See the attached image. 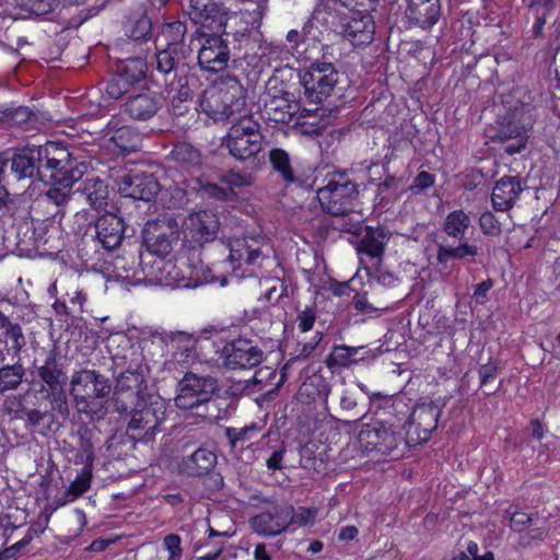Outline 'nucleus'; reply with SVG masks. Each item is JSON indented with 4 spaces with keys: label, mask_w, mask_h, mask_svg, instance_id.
<instances>
[{
    "label": "nucleus",
    "mask_w": 560,
    "mask_h": 560,
    "mask_svg": "<svg viewBox=\"0 0 560 560\" xmlns=\"http://www.w3.org/2000/svg\"><path fill=\"white\" fill-rule=\"evenodd\" d=\"M186 25L180 21L163 24L155 37V48H167L185 52L184 37Z\"/></svg>",
    "instance_id": "cd10ccee"
},
{
    "label": "nucleus",
    "mask_w": 560,
    "mask_h": 560,
    "mask_svg": "<svg viewBox=\"0 0 560 560\" xmlns=\"http://www.w3.org/2000/svg\"><path fill=\"white\" fill-rule=\"evenodd\" d=\"M128 84L120 75L113 78L106 85V93L112 98H119L122 94L127 93Z\"/></svg>",
    "instance_id": "13d9d810"
},
{
    "label": "nucleus",
    "mask_w": 560,
    "mask_h": 560,
    "mask_svg": "<svg viewBox=\"0 0 560 560\" xmlns=\"http://www.w3.org/2000/svg\"><path fill=\"white\" fill-rule=\"evenodd\" d=\"M440 0H407V19L422 28L433 26L440 19Z\"/></svg>",
    "instance_id": "b1692460"
},
{
    "label": "nucleus",
    "mask_w": 560,
    "mask_h": 560,
    "mask_svg": "<svg viewBox=\"0 0 560 560\" xmlns=\"http://www.w3.org/2000/svg\"><path fill=\"white\" fill-rule=\"evenodd\" d=\"M151 32L150 20L145 16L140 18L130 30L129 36L133 40H144Z\"/></svg>",
    "instance_id": "6e6d98bb"
},
{
    "label": "nucleus",
    "mask_w": 560,
    "mask_h": 560,
    "mask_svg": "<svg viewBox=\"0 0 560 560\" xmlns=\"http://www.w3.org/2000/svg\"><path fill=\"white\" fill-rule=\"evenodd\" d=\"M163 547L168 552L167 560H182V538L177 534H168L163 538Z\"/></svg>",
    "instance_id": "3c124183"
},
{
    "label": "nucleus",
    "mask_w": 560,
    "mask_h": 560,
    "mask_svg": "<svg viewBox=\"0 0 560 560\" xmlns=\"http://www.w3.org/2000/svg\"><path fill=\"white\" fill-rule=\"evenodd\" d=\"M110 141L121 151L122 154L136 151L140 147V135L130 126H119L117 119L108 122Z\"/></svg>",
    "instance_id": "c756f323"
},
{
    "label": "nucleus",
    "mask_w": 560,
    "mask_h": 560,
    "mask_svg": "<svg viewBox=\"0 0 560 560\" xmlns=\"http://www.w3.org/2000/svg\"><path fill=\"white\" fill-rule=\"evenodd\" d=\"M307 98L320 103L327 97L338 82V72L330 62H314L300 73Z\"/></svg>",
    "instance_id": "ddd939ff"
},
{
    "label": "nucleus",
    "mask_w": 560,
    "mask_h": 560,
    "mask_svg": "<svg viewBox=\"0 0 560 560\" xmlns=\"http://www.w3.org/2000/svg\"><path fill=\"white\" fill-rule=\"evenodd\" d=\"M24 371L21 365H7L0 369V392L16 388L23 378Z\"/></svg>",
    "instance_id": "79ce46f5"
},
{
    "label": "nucleus",
    "mask_w": 560,
    "mask_h": 560,
    "mask_svg": "<svg viewBox=\"0 0 560 560\" xmlns=\"http://www.w3.org/2000/svg\"><path fill=\"white\" fill-rule=\"evenodd\" d=\"M326 179V185L317 190L323 211L332 215H345L352 211L357 186L341 173L331 174Z\"/></svg>",
    "instance_id": "1a4fd4ad"
},
{
    "label": "nucleus",
    "mask_w": 560,
    "mask_h": 560,
    "mask_svg": "<svg viewBox=\"0 0 560 560\" xmlns=\"http://www.w3.org/2000/svg\"><path fill=\"white\" fill-rule=\"evenodd\" d=\"M471 225V219L463 209L453 210L444 219L442 229L450 237L463 240Z\"/></svg>",
    "instance_id": "c9c22d12"
},
{
    "label": "nucleus",
    "mask_w": 560,
    "mask_h": 560,
    "mask_svg": "<svg viewBox=\"0 0 560 560\" xmlns=\"http://www.w3.org/2000/svg\"><path fill=\"white\" fill-rule=\"evenodd\" d=\"M479 225L482 233L487 235H498L501 231L499 221L490 211H486L480 215Z\"/></svg>",
    "instance_id": "864d4df0"
},
{
    "label": "nucleus",
    "mask_w": 560,
    "mask_h": 560,
    "mask_svg": "<svg viewBox=\"0 0 560 560\" xmlns=\"http://www.w3.org/2000/svg\"><path fill=\"white\" fill-rule=\"evenodd\" d=\"M223 143L236 160L256 156L264 148L260 124L252 115L241 116L230 127Z\"/></svg>",
    "instance_id": "6e6552de"
},
{
    "label": "nucleus",
    "mask_w": 560,
    "mask_h": 560,
    "mask_svg": "<svg viewBox=\"0 0 560 560\" xmlns=\"http://www.w3.org/2000/svg\"><path fill=\"white\" fill-rule=\"evenodd\" d=\"M230 59V49L219 36L206 37L198 52V63L209 72L223 71Z\"/></svg>",
    "instance_id": "aec40b11"
},
{
    "label": "nucleus",
    "mask_w": 560,
    "mask_h": 560,
    "mask_svg": "<svg viewBox=\"0 0 560 560\" xmlns=\"http://www.w3.org/2000/svg\"><path fill=\"white\" fill-rule=\"evenodd\" d=\"M167 401L158 394L140 396L127 425V433L135 441L148 443L153 440L166 419Z\"/></svg>",
    "instance_id": "0eeeda50"
},
{
    "label": "nucleus",
    "mask_w": 560,
    "mask_h": 560,
    "mask_svg": "<svg viewBox=\"0 0 560 560\" xmlns=\"http://www.w3.org/2000/svg\"><path fill=\"white\" fill-rule=\"evenodd\" d=\"M143 238L150 255L165 257L179 238L178 224L170 218L149 221L143 230Z\"/></svg>",
    "instance_id": "4468645a"
},
{
    "label": "nucleus",
    "mask_w": 560,
    "mask_h": 560,
    "mask_svg": "<svg viewBox=\"0 0 560 560\" xmlns=\"http://www.w3.org/2000/svg\"><path fill=\"white\" fill-rule=\"evenodd\" d=\"M185 13L195 25L213 33L222 31L228 20L226 11L215 0H189Z\"/></svg>",
    "instance_id": "a211bd4d"
},
{
    "label": "nucleus",
    "mask_w": 560,
    "mask_h": 560,
    "mask_svg": "<svg viewBox=\"0 0 560 560\" xmlns=\"http://www.w3.org/2000/svg\"><path fill=\"white\" fill-rule=\"evenodd\" d=\"M175 162L186 168L195 167L200 164V152L189 143H178L171 152Z\"/></svg>",
    "instance_id": "ea45409f"
},
{
    "label": "nucleus",
    "mask_w": 560,
    "mask_h": 560,
    "mask_svg": "<svg viewBox=\"0 0 560 560\" xmlns=\"http://www.w3.org/2000/svg\"><path fill=\"white\" fill-rule=\"evenodd\" d=\"M255 430H256L255 427H245V428H241V429L228 428L225 430V434L230 441V444L234 447L236 445V443L244 442V441L248 440L249 433Z\"/></svg>",
    "instance_id": "4d7b16f0"
},
{
    "label": "nucleus",
    "mask_w": 560,
    "mask_h": 560,
    "mask_svg": "<svg viewBox=\"0 0 560 560\" xmlns=\"http://www.w3.org/2000/svg\"><path fill=\"white\" fill-rule=\"evenodd\" d=\"M300 110V104L291 93L277 90L269 81L264 98V116L271 121L290 124Z\"/></svg>",
    "instance_id": "6ab92c4d"
},
{
    "label": "nucleus",
    "mask_w": 560,
    "mask_h": 560,
    "mask_svg": "<svg viewBox=\"0 0 560 560\" xmlns=\"http://www.w3.org/2000/svg\"><path fill=\"white\" fill-rule=\"evenodd\" d=\"M143 259L144 257L136 254L117 257L114 261L113 278L127 287L141 284L140 268L143 266Z\"/></svg>",
    "instance_id": "bb28decb"
},
{
    "label": "nucleus",
    "mask_w": 560,
    "mask_h": 560,
    "mask_svg": "<svg viewBox=\"0 0 560 560\" xmlns=\"http://www.w3.org/2000/svg\"><path fill=\"white\" fill-rule=\"evenodd\" d=\"M533 522V516L525 512H513L510 516V526L514 532H523Z\"/></svg>",
    "instance_id": "bf43d9fd"
},
{
    "label": "nucleus",
    "mask_w": 560,
    "mask_h": 560,
    "mask_svg": "<svg viewBox=\"0 0 560 560\" xmlns=\"http://www.w3.org/2000/svg\"><path fill=\"white\" fill-rule=\"evenodd\" d=\"M229 250V262L236 278L254 276L256 268H261L273 253L268 238L260 235L232 238Z\"/></svg>",
    "instance_id": "39448f33"
},
{
    "label": "nucleus",
    "mask_w": 560,
    "mask_h": 560,
    "mask_svg": "<svg viewBox=\"0 0 560 560\" xmlns=\"http://www.w3.org/2000/svg\"><path fill=\"white\" fill-rule=\"evenodd\" d=\"M329 3L320 4L313 13V20L331 24L334 31L353 46H365L372 43L375 34L374 19L368 10H346L348 7L335 9L336 13L327 12ZM337 4H340L337 1Z\"/></svg>",
    "instance_id": "f03ea898"
},
{
    "label": "nucleus",
    "mask_w": 560,
    "mask_h": 560,
    "mask_svg": "<svg viewBox=\"0 0 560 560\" xmlns=\"http://www.w3.org/2000/svg\"><path fill=\"white\" fill-rule=\"evenodd\" d=\"M38 165L42 171H49L50 188L46 192L48 200L60 207L70 199L74 183L86 171L83 163H78L63 144L49 141L36 147Z\"/></svg>",
    "instance_id": "f257e3e1"
},
{
    "label": "nucleus",
    "mask_w": 560,
    "mask_h": 560,
    "mask_svg": "<svg viewBox=\"0 0 560 560\" xmlns=\"http://www.w3.org/2000/svg\"><path fill=\"white\" fill-rule=\"evenodd\" d=\"M360 264L362 268H360L357 273L350 279V284L352 289H355V283L362 279V270H364L365 276L369 280L376 281L383 287H394L397 282V277L387 270L382 268V264H371L369 265L365 258L360 257Z\"/></svg>",
    "instance_id": "473e14b6"
},
{
    "label": "nucleus",
    "mask_w": 560,
    "mask_h": 560,
    "mask_svg": "<svg viewBox=\"0 0 560 560\" xmlns=\"http://www.w3.org/2000/svg\"><path fill=\"white\" fill-rule=\"evenodd\" d=\"M82 194L86 201L95 209L102 208L108 198V189L98 177H90L84 180Z\"/></svg>",
    "instance_id": "4c0bfd02"
},
{
    "label": "nucleus",
    "mask_w": 560,
    "mask_h": 560,
    "mask_svg": "<svg viewBox=\"0 0 560 560\" xmlns=\"http://www.w3.org/2000/svg\"><path fill=\"white\" fill-rule=\"evenodd\" d=\"M390 233L382 226H365L361 232L358 253L371 260V264H382Z\"/></svg>",
    "instance_id": "5701e85b"
},
{
    "label": "nucleus",
    "mask_w": 560,
    "mask_h": 560,
    "mask_svg": "<svg viewBox=\"0 0 560 560\" xmlns=\"http://www.w3.org/2000/svg\"><path fill=\"white\" fill-rule=\"evenodd\" d=\"M287 40L290 44H292L291 51H292V55L298 60H306L307 59V57L304 56V52L306 51L304 35H302L296 30H291L287 35Z\"/></svg>",
    "instance_id": "603ef678"
},
{
    "label": "nucleus",
    "mask_w": 560,
    "mask_h": 560,
    "mask_svg": "<svg viewBox=\"0 0 560 560\" xmlns=\"http://www.w3.org/2000/svg\"><path fill=\"white\" fill-rule=\"evenodd\" d=\"M434 184V176L428 172H420L413 180L412 188L423 190Z\"/></svg>",
    "instance_id": "338daca9"
},
{
    "label": "nucleus",
    "mask_w": 560,
    "mask_h": 560,
    "mask_svg": "<svg viewBox=\"0 0 560 560\" xmlns=\"http://www.w3.org/2000/svg\"><path fill=\"white\" fill-rule=\"evenodd\" d=\"M125 232L124 221L115 213L107 212L96 222V237L106 249L118 247Z\"/></svg>",
    "instance_id": "393cba45"
},
{
    "label": "nucleus",
    "mask_w": 560,
    "mask_h": 560,
    "mask_svg": "<svg viewBox=\"0 0 560 560\" xmlns=\"http://www.w3.org/2000/svg\"><path fill=\"white\" fill-rule=\"evenodd\" d=\"M290 505L272 506L266 512L252 517L253 529L262 536H276L289 527Z\"/></svg>",
    "instance_id": "4be33fe9"
},
{
    "label": "nucleus",
    "mask_w": 560,
    "mask_h": 560,
    "mask_svg": "<svg viewBox=\"0 0 560 560\" xmlns=\"http://www.w3.org/2000/svg\"><path fill=\"white\" fill-rule=\"evenodd\" d=\"M190 462L195 465L194 472L202 475L215 466L217 455L208 448H198L190 456Z\"/></svg>",
    "instance_id": "c03bdc74"
},
{
    "label": "nucleus",
    "mask_w": 560,
    "mask_h": 560,
    "mask_svg": "<svg viewBox=\"0 0 560 560\" xmlns=\"http://www.w3.org/2000/svg\"><path fill=\"white\" fill-rule=\"evenodd\" d=\"M458 260L457 246L439 245L436 260L440 265L446 266L450 260Z\"/></svg>",
    "instance_id": "052dcab7"
},
{
    "label": "nucleus",
    "mask_w": 560,
    "mask_h": 560,
    "mask_svg": "<svg viewBox=\"0 0 560 560\" xmlns=\"http://www.w3.org/2000/svg\"><path fill=\"white\" fill-rule=\"evenodd\" d=\"M246 104V93L240 81L226 77L208 86L199 100V108L214 120L241 114Z\"/></svg>",
    "instance_id": "20e7f679"
},
{
    "label": "nucleus",
    "mask_w": 560,
    "mask_h": 560,
    "mask_svg": "<svg viewBox=\"0 0 560 560\" xmlns=\"http://www.w3.org/2000/svg\"><path fill=\"white\" fill-rule=\"evenodd\" d=\"M15 2L22 9L37 15L47 14L59 4V0H15Z\"/></svg>",
    "instance_id": "49530a36"
},
{
    "label": "nucleus",
    "mask_w": 560,
    "mask_h": 560,
    "mask_svg": "<svg viewBox=\"0 0 560 560\" xmlns=\"http://www.w3.org/2000/svg\"><path fill=\"white\" fill-rule=\"evenodd\" d=\"M172 354L163 364L168 373H179L200 360L198 338L184 331L174 334L171 340Z\"/></svg>",
    "instance_id": "f3484780"
},
{
    "label": "nucleus",
    "mask_w": 560,
    "mask_h": 560,
    "mask_svg": "<svg viewBox=\"0 0 560 560\" xmlns=\"http://www.w3.org/2000/svg\"><path fill=\"white\" fill-rule=\"evenodd\" d=\"M147 69V62L142 58H132L121 66L119 75L130 86L145 78Z\"/></svg>",
    "instance_id": "58836bf2"
},
{
    "label": "nucleus",
    "mask_w": 560,
    "mask_h": 560,
    "mask_svg": "<svg viewBox=\"0 0 560 560\" xmlns=\"http://www.w3.org/2000/svg\"><path fill=\"white\" fill-rule=\"evenodd\" d=\"M180 57H185V52L156 48V70L163 75L170 74L175 69L176 60Z\"/></svg>",
    "instance_id": "37998d69"
},
{
    "label": "nucleus",
    "mask_w": 560,
    "mask_h": 560,
    "mask_svg": "<svg viewBox=\"0 0 560 560\" xmlns=\"http://www.w3.org/2000/svg\"><path fill=\"white\" fill-rule=\"evenodd\" d=\"M493 287L491 279H487L475 287L472 299L477 304L483 305L488 300V292Z\"/></svg>",
    "instance_id": "680f3d73"
},
{
    "label": "nucleus",
    "mask_w": 560,
    "mask_h": 560,
    "mask_svg": "<svg viewBox=\"0 0 560 560\" xmlns=\"http://www.w3.org/2000/svg\"><path fill=\"white\" fill-rule=\"evenodd\" d=\"M145 365H138L136 370H127L121 374L119 385L121 390L135 389L138 394L145 382Z\"/></svg>",
    "instance_id": "a18cd8bd"
},
{
    "label": "nucleus",
    "mask_w": 560,
    "mask_h": 560,
    "mask_svg": "<svg viewBox=\"0 0 560 560\" xmlns=\"http://www.w3.org/2000/svg\"><path fill=\"white\" fill-rule=\"evenodd\" d=\"M171 269L170 262L164 257L148 255L140 268L141 284L164 285L167 279L166 271Z\"/></svg>",
    "instance_id": "c85d7f7f"
},
{
    "label": "nucleus",
    "mask_w": 560,
    "mask_h": 560,
    "mask_svg": "<svg viewBox=\"0 0 560 560\" xmlns=\"http://www.w3.org/2000/svg\"><path fill=\"white\" fill-rule=\"evenodd\" d=\"M275 377L276 371L268 366H264L255 371L252 382L254 384H265L268 383L269 380Z\"/></svg>",
    "instance_id": "774afa93"
},
{
    "label": "nucleus",
    "mask_w": 560,
    "mask_h": 560,
    "mask_svg": "<svg viewBox=\"0 0 560 560\" xmlns=\"http://www.w3.org/2000/svg\"><path fill=\"white\" fill-rule=\"evenodd\" d=\"M121 196L150 201L160 189L158 180L151 174H128L117 183Z\"/></svg>",
    "instance_id": "412c9836"
},
{
    "label": "nucleus",
    "mask_w": 560,
    "mask_h": 560,
    "mask_svg": "<svg viewBox=\"0 0 560 560\" xmlns=\"http://www.w3.org/2000/svg\"><path fill=\"white\" fill-rule=\"evenodd\" d=\"M11 168L19 179L32 177L37 170L42 173L37 160L36 147H26L19 150L12 158Z\"/></svg>",
    "instance_id": "2f4dec72"
},
{
    "label": "nucleus",
    "mask_w": 560,
    "mask_h": 560,
    "mask_svg": "<svg viewBox=\"0 0 560 560\" xmlns=\"http://www.w3.org/2000/svg\"><path fill=\"white\" fill-rule=\"evenodd\" d=\"M329 390L326 378L320 374L314 373L307 376L300 386L299 398L304 402L324 398L325 402H327Z\"/></svg>",
    "instance_id": "f704fd0d"
},
{
    "label": "nucleus",
    "mask_w": 560,
    "mask_h": 560,
    "mask_svg": "<svg viewBox=\"0 0 560 560\" xmlns=\"http://www.w3.org/2000/svg\"><path fill=\"white\" fill-rule=\"evenodd\" d=\"M210 338L228 369H253L262 362V350L249 339L235 337L228 329L213 330Z\"/></svg>",
    "instance_id": "423d86ee"
},
{
    "label": "nucleus",
    "mask_w": 560,
    "mask_h": 560,
    "mask_svg": "<svg viewBox=\"0 0 560 560\" xmlns=\"http://www.w3.org/2000/svg\"><path fill=\"white\" fill-rule=\"evenodd\" d=\"M5 337L11 340L14 353H19L25 345L24 336L19 324L13 323L10 327L4 329Z\"/></svg>",
    "instance_id": "5fc2aeb1"
},
{
    "label": "nucleus",
    "mask_w": 560,
    "mask_h": 560,
    "mask_svg": "<svg viewBox=\"0 0 560 560\" xmlns=\"http://www.w3.org/2000/svg\"><path fill=\"white\" fill-rule=\"evenodd\" d=\"M317 515V510L314 508H299L294 510L291 506L289 525L307 526L313 525Z\"/></svg>",
    "instance_id": "de8ad7c7"
},
{
    "label": "nucleus",
    "mask_w": 560,
    "mask_h": 560,
    "mask_svg": "<svg viewBox=\"0 0 560 560\" xmlns=\"http://www.w3.org/2000/svg\"><path fill=\"white\" fill-rule=\"evenodd\" d=\"M217 389V381L213 377L187 372L178 382L175 406L183 410L199 408L210 402Z\"/></svg>",
    "instance_id": "9b49d317"
},
{
    "label": "nucleus",
    "mask_w": 560,
    "mask_h": 560,
    "mask_svg": "<svg viewBox=\"0 0 560 560\" xmlns=\"http://www.w3.org/2000/svg\"><path fill=\"white\" fill-rule=\"evenodd\" d=\"M219 228L218 214L210 209L192 211L183 223L185 240L192 246H202L215 240Z\"/></svg>",
    "instance_id": "2eb2a0df"
},
{
    "label": "nucleus",
    "mask_w": 560,
    "mask_h": 560,
    "mask_svg": "<svg viewBox=\"0 0 560 560\" xmlns=\"http://www.w3.org/2000/svg\"><path fill=\"white\" fill-rule=\"evenodd\" d=\"M359 350L360 348L336 346L327 359V365L329 368L349 366L358 361L355 355L358 354Z\"/></svg>",
    "instance_id": "a19ab883"
},
{
    "label": "nucleus",
    "mask_w": 560,
    "mask_h": 560,
    "mask_svg": "<svg viewBox=\"0 0 560 560\" xmlns=\"http://www.w3.org/2000/svg\"><path fill=\"white\" fill-rule=\"evenodd\" d=\"M269 161L275 171L280 173L283 180L288 184H301V179L295 175L289 154L279 148L269 152Z\"/></svg>",
    "instance_id": "e433bc0d"
},
{
    "label": "nucleus",
    "mask_w": 560,
    "mask_h": 560,
    "mask_svg": "<svg viewBox=\"0 0 560 560\" xmlns=\"http://www.w3.org/2000/svg\"><path fill=\"white\" fill-rule=\"evenodd\" d=\"M38 374L40 378L50 387L58 384L59 372L49 365L39 368Z\"/></svg>",
    "instance_id": "0e129e2a"
},
{
    "label": "nucleus",
    "mask_w": 560,
    "mask_h": 560,
    "mask_svg": "<svg viewBox=\"0 0 560 560\" xmlns=\"http://www.w3.org/2000/svg\"><path fill=\"white\" fill-rule=\"evenodd\" d=\"M400 419L398 423L376 421L364 424L358 434L359 447L366 453L392 454L402 442Z\"/></svg>",
    "instance_id": "9d476101"
},
{
    "label": "nucleus",
    "mask_w": 560,
    "mask_h": 560,
    "mask_svg": "<svg viewBox=\"0 0 560 560\" xmlns=\"http://www.w3.org/2000/svg\"><path fill=\"white\" fill-rule=\"evenodd\" d=\"M91 486V469L85 467L81 474L70 483L68 493L72 497H79L86 492Z\"/></svg>",
    "instance_id": "09e8293b"
},
{
    "label": "nucleus",
    "mask_w": 560,
    "mask_h": 560,
    "mask_svg": "<svg viewBox=\"0 0 560 560\" xmlns=\"http://www.w3.org/2000/svg\"><path fill=\"white\" fill-rule=\"evenodd\" d=\"M497 365L492 362L482 364L479 369L480 385H486L489 381H492L497 376Z\"/></svg>",
    "instance_id": "69168bd1"
},
{
    "label": "nucleus",
    "mask_w": 560,
    "mask_h": 560,
    "mask_svg": "<svg viewBox=\"0 0 560 560\" xmlns=\"http://www.w3.org/2000/svg\"><path fill=\"white\" fill-rule=\"evenodd\" d=\"M167 97L176 115H183L187 110L186 103L191 101L192 92L186 77H179L167 86Z\"/></svg>",
    "instance_id": "72a5a7b5"
},
{
    "label": "nucleus",
    "mask_w": 560,
    "mask_h": 560,
    "mask_svg": "<svg viewBox=\"0 0 560 560\" xmlns=\"http://www.w3.org/2000/svg\"><path fill=\"white\" fill-rule=\"evenodd\" d=\"M230 187H244L250 184V177L238 172H230L223 177Z\"/></svg>",
    "instance_id": "e2e57ef3"
},
{
    "label": "nucleus",
    "mask_w": 560,
    "mask_h": 560,
    "mask_svg": "<svg viewBox=\"0 0 560 560\" xmlns=\"http://www.w3.org/2000/svg\"><path fill=\"white\" fill-rule=\"evenodd\" d=\"M172 267L166 271L167 279L165 287L179 289H195L206 283L220 282V287L228 284L226 277L215 278L203 271L201 265L190 264L186 258L178 257L175 260H167Z\"/></svg>",
    "instance_id": "f8f14e48"
},
{
    "label": "nucleus",
    "mask_w": 560,
    "mask_h": 560,
    "mask_svg": "<svg viewBox=\"0 0 560 560\" xmlns=\"http://www.w3.org/2000/svg\"><path fill=\"white\" fill-rule=\"evenodd\" d=\"M523 187L521 180L513 176H503L500 178L491 195L493 208L497 211H506L511 209L520 198Z\"/></svg>",
    "instance_id": "a878e982"
},
{
    "label": "nucleus",
    "mask_w": 560,
    "mask_h": 560,
    "mask_svg": "<svg viewBox=\"0 0 560 560\" xmlns=\"http://www.w3.org/2000/svg\"><path fill=\"white\" fill-rule=\"evenodd\" d=\"M441 410L434 402L418 405L400 427L405 434L415 442H425L436 429Z\"/></svg>",
    "instance_id": "dca6fc26"
},
{
    "label": "nucleus",
    "mask_w": 560,
    "mask_h": 560,
    "mask_svg": "<svg viewBox=\"0 0 560 560\" xmlns=\"http://www.w3.org/2000/svg\"><path fill=\"white\" fill-rule=\"evenodd\" d=\"M110 392L107 381L93 370H81L71 376L70 395L79 413L91 420L105 415L106 400Z\"/></svg>",
    "instance_id": "7ed1b4c3"
},
{
    "label": "nucleus",
    "mask_w": 560,
    "mask_h": 560,
    "mask_svg": "<svg viewBox=\"0 0 560 560\" xmlns=\"http://www.w3.org/2000/svg\"><path fill=\"white\" fill-rule=\"evenodd\" d=\"M317 318V311L314 305H307L303 310L298 313L296 316V325L300 331L307 332L310 331Z\"/></svg>",
    "instance_id": "8fccbe9b"
},
{
    "label": "nucleus",
    "mask_w": 560,
    "mask_h": 560,
    "mask_svg": "<svg viewBox=\"0 0 560 560\" xmlns=\"http://www.w3.org/2000/svg\"><path fill=\"white\" fill-rule=\"evenodd\" d=\"M159 108L156 98L148 93L130 96L125 104V110L131 118L147 120L153 117Z\"/></svg>",
    "instance_id": "7c9ffc66"
}]
</instances>
